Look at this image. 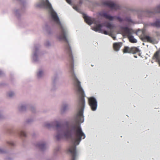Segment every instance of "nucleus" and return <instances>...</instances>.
Listing matches in <instances>:
<instances>
[{
	"instance_id": "nucleus-1",
	"label": "nucleus",
	"mask_w": 160,
	"mask_h": 160,
	"mask_svg": "<svg viewBox=\"0 0 160 160\" xmlns=\"http://www.w3.org/2000/svg\"><path fill=\"white\" fill-rule=\"evenodd\" d=\"M50 13L52 19L60 26V34L59 37V38L65 41L67 43V44L66 46L65 49L69 58V62L70 72L72 79H77L74 72L73 59L71 49L68 44V41L67 38L68 35L67 31L66 28L62 25L60 22L59 18L56 13L52 9L51 10Z\"/></svg>"
},
{
	"instance_id": "nucleus-2",
	"label": "nucleus",
	"mask_w": 160,
	"mask_h": 160,
	"mask_svg": "<svg viewBox=\"0 0 160 160\" xmlns=\"http://www.w3.org/2000/svg\"><path fill=\"white\" fill-rule=\"evenodd\" d=\"M122 29L124 33L127 36L131 42L135 43L137 42V40L134 38L133 36L132 35V29L129 28L127 27H123Z\"/></svg>"
},
{
	"instance_id": "nucleus-3",
	"label": "nucleus",
	"mask_w": 160,
	"mask_h": 160,
	"mask_svg": "<svg viewBox=\"0 0 160 160\" xmlns=\"http://www.w3.org/2000/svg\"><path fill=\"white\" fill-rule=\"evenodd\" d=\"M57 130L58 131V134L56 137L58 140H59L62 138V133L64 129V127L63 124L60 122L57 123L56 125Z\"/></svg>"
},
{
	"instance_id": "nucleus-4",
	"label": "nucleus",
	"mask_w": 160,
	"mask_h": 160,
	"mask_svg": "<svg viewBox=\"0 0 160 160\" xmlns=\"http://www.w3.org/2000/svg\"><path fill=\"white\" fill-rule=\"evenodd\" d=\"M99 14L100 16L104 17L110 20H112L113 19H116L118 20L120 22H122L123 21V19L119 17L112 16L108 14L105 12H101L99 13Z\"/></svg>"
},
{
	"instance_id": "nucleus-5",
	"label": "nucleus",
	"mask_w": 160,
	"mask_h": 160,
	"mask_svg": "<svg viewBox=\"0 0 160 160\" xmlns=\"http://www.w3.org/2000/svg\"><path fill=\"white\" fill-rule=\"evenodd\" d=\"M88 103L92 110L94 111L96 110L97 107V102L94 98L92 97L89 98Z\"/></svg>"
},
{
	"instance_id": "nucleus-6",
	"label": "nucleus",
	"mask_w": 160,
	"mask_h": 160,
	"mask_svg": "<svg viewBox=\"0 0 160 160\" xmlns=\"http://www.w3.org/2000/svg\"><path fill=\"white\" fill-rule=\"evenodd\" d=\"M103 5L107 6L112 9L117 10L119 9L120 7L111 1H107L103 2Z\"/></svg>"
},
{
	"instance_id": "nucleus-7",
	"label": "nucleus",
	"mask_w": 160,
	"mask_h": 160,
	"mask_svg": "<svg viewBox=\"0 0 160 160\" xmlns=\"http://www.w3.org/2000/svg\"><path fill=\"white\" fill-rule=\"evenodd\" d=\"M83 16L85 22L88 24L90 25L92 23L96 24V21L94 18L88 17L85 14H83Z\"/></svg>"
},
{
	"instance_id": "nucleus-8",
	"label": "nucleus",
	"mask_w": 160,
	"mask_h": 160,
	"mask_svg": "<svg viewBox=\"0 0 160 160\" xmlns=\"http://www.w3.org/2000/svg\"><path fill=\"white\" fill-rule=\"evenodd\" d=\"M153 59H155L156 61L158 62L160 66V51H157L155 52L153 57Z\"/></svg>"
},
{
	"instance_id": "nucleus-9",
	"label": "nucleus",
	"mask_w": 160,
	"mask_h": 160,
	"mask_svg": "<svg viewBox=\"0 0 160 160\" xmlns=\"http://www.w3.org/2000/svg\"><path fill=\"white\" fill-rule=\"evenodd\" d=\"M46 2H43L41 4L37 5V6L42 7L46 6L47 8L49 9L52 8L51 4L49 3L48 0H46Z\"/></svg>"
},
{
	"instance_id": "nucleus-10",
	"label": "nucleus",
	"mask_w": 160,
	"mask_h": 160,
	"mask_svg": "<svg viewBox=\"0 0 160 160\" xmlns=\"http://www.w3.org/2000/svg\"><path fill=\"white\" fill-rule=\"evenodd\" d=\"M122 46V43L121 42H115L113 44V49L116 51H119Z\"/></svg>"
},
{
	"instance_id": "nucleus-11",
	"label": "nucleus",
	"mask_w": 160,
	"mask_h": 160,
	"mask_svg": "<svg viewBox=\"0 0 160 160\" xmlns=\"http://www.w3.org/2000/svg\"><path fill=\"white\" fill-rule=\"evenodd\" d=\"M102 25L100 24L97 25L96 26L93 28V30L96 32H101L102 29Z\"/></svg>"
},
{
	"instance_id": "nucleus-12",
	"label": "nucleus",
	"mask_w": 160,
	"mask_h": 160,
	"mask_svg": "<svg viewBox=\"0 0 160 160\" xmlns=\"http://www.w3.org/2000/svg\"><path fill=\"white\" fill-rule=\"evenodd\" d=\"M140 52L139 49L136 47H132L131 48L130 53L135 54Z\"/></svg>"
},
{
	"instance_id": "nucleus-13",
	"label": "nucleus",
	"mask_w": 160,
	"mask_h": 160,
	"mask_svg": "<svg viewBox=\"0 0 160 160\" xmlns=\"http://www.w3.org/2000/svg\"><path fill=\"white\" fill-rule=\"evenodd\" d=\"M143 38V40H146L149 42H152L153 41V40L152 38L148 36H144Z\"/></svg>"
},
{
	"instance_id": "nucleus-14",
	"label": "nucleus",
	"mask_w": 160,
	"mask_h": 160,
	"mask_svg": "<svg viewBox=\"0 0 160 160\" xmlns=\"http://www.w3.org/2000/svg\"><path fill=\"white\" fill-rule=\"evenodd\" d=\"M131 48H129L128 46H125L124 47L122 51L123 53H130Z\"/></svg>"
},
{
	"instance_id": "nucleus-15",
	"label": "nucleus",
	"mask_w": 160,
	"mask_h": 160,
	"mask_svg": "<svg viewBox=\"0 0 160 160\" xmlns=\"http://www.w3.org/2000/svg\"><path fill=\"white\" fill-rule=\"evenodd\" d=\"M152 26L157 28L160 27V20H157L155 22L151 24Z\"/></svg>"
},
{
	"instance_id": "nucleus-16",
	"label": "nucleus",
	"mask_w": 160,
	"mask_h": 160,
	"mask_svg": "<svg viewBox=\"0 0 160 160\" xmlns=\"http://www.w3.org/2000/svg\"><path fill=\"white\" fill-rule=\"evenodd\" d=\"M38 145V147L42 150H43L46 147V145L44 143H39Z\"/></svg>"
},
{
	"instance_id": "nucleus-17",
	"label": "nucleus",
	"mask_w": 160,
	"mask_h": 160,
	"mask_svg": "<svg viewBox=\"0 0 160 160\" xmlns=\"http://www.w3.org/2000/svg\"><path fill=\"white\" fill-rule=\"evenodd\" d=\"M105 26L108 28L110 30H112L113 28V26L109 23H107Z\"/></svg>"
},
{
	"instance_id": "nucleus-18",
	"label": "nucleus",
	"mask_w": 160,
	"mask_h": 160,
	"mask_svg": "<svg viewBox=\"0 0 160 160\" xmlns=\"http://www.w3.org/2000/svg\"><path fill=\"white\" fill-rule=\"evenodd\" d=\"M43 73V72L42 71H39L37 74L38 77L39 78L41 77Z\"/></svg>"
},
{
	"instance_id": "nucleus-19",
	"label": "nucleus",
	"mask_w": 160,
	"mask_h": 160,
	"mask_svg": "<svg viewBox=\"0 0 160 160\" xmlns=\"http://www.w3.org/2000/svg\"><path fill=\"white\" fill-rule=\"evenodd\" d=\"M20 135L22 137H25L26 136V133L24 132L21 131L20 133Z\"/></svg>"
},
{
	"instance_id": "nucleus-20",
	"label": "nucleus",
	"mask_w": 160,
	"mask_h": 160,
	"mask_svg": "<svg viewBox=\"0 0 160 160\" xmlns=\"http://www.w3.org/2000/svg\"><path fill=\"white\" fill-rule=\"evenodd\" d=\"M101 33H103L105 35H109L110 33L107 32V31L104 30H102V32Z\"/></svg>"
},
{
	"instance_id": "nucleus-21",
	"label": "nucleus",
	"mask_w": 160,
	"mask_h": 160,
	"mask_svg": "<svg viewBox=\"0 0 160 160\" xmlns=\"http://www.w3.org/2000/svg\"><path fill=\"white\" fill-rule=\"evenodd\" d=\"M155 12H160V5L158 6L155 11Z\"/></svg>"
},
{
	"instance_id": "nucleus-22",
	"label": "nucleus",
	"mask_w": 160,
	"mask_h": 160,
	"mask_svg": "<svg viewBox=\"0 0 160 160\" xmlns=\"http://www.w3.org/2000/svg\"><path fill=\"white\" fill-rule=\"evenodd\" d=\"M8 96L9 97H12L14 95V93L13 92H10L8 93Z\"/></svg>"
},
{
	"instance_id": "nucleus-23",
	"label": "nucleus",
	"mask_w": 160,
	"mask_h": 160,
	"mask_svg": "<svg viewBox=\"0 0 160 160\" xmlns=\"http://www.w3.org/2000/svg\"><path fill=\"white\" fill-rule=\"evenodd\" d=\"M124 20L126 21H128V22H131V19L130 18H126Z\"/></svg>"
},
{
	"instance_id": "nucleus-24",
	"label": "nucleus",
	"mask_w": 160,
	"mask_h": 160,
	"mask_svg": "<svg viewBox=\"0 0 160 160\" xmlns=\"http://www.w3.org/2000/svg\"><path fill=\"white\" fill-rule=\"evenodd\" d=\"M66 2L69 4H71V0H66Z\"/></svg>"
},
{
	"instance_id": "nucleus-25",
	"label": "nucleus",
	"mask_w": 160,
	"mask_h": 160,
	"mask_svg": "<svg viewBox=\"0 0 160 160\" xmlns=\"http://www.w3.org/2000/svg\"><path fill=\"white\" fill-rule=\"evenodd\" d=\"M67 107V106H63V110H65L66 109V108Z\"/></svg>"
},
{
	"instance_id": "nucleus-26",
	"label": "nucleus",
	"mask_w": 160,
	"mask_h": 160,
	"mask_svg": "<svg viewBox=\"0 0 160 160\" xmlns=\"http://www.w3.org/2000/svg\"><path fill=\"white\" fill-rule=\"evenodd\" d=\"M3 150L1 148H0V153H2L3 152Z\"/></svg>"
},
{
	"instance_id": "nucleus-27",
	"label": "nucleus",
	"mask_w": 160,
	"mask_h": 160,
	"mask_svg": "<svg viewBox=\"0 0 160 160\" xmlns=\"http://www.w3.org/2000/svg\"><path fill=\"white\" fill-rule=\"evenodd\" d=\"M112 38L114 40H116V37H115L112 36Z\"/></svg>"
},
{
	"instance_id": "nucleus-28",
	"label": "nucleus",
	"mask_w": 160,
	"mask_h": 160,
	"mask_svg": "<svg viewBox=\"0 0 160 160\" xmlns=\"http://www.w3.org/2000/svg\"><path fill=\"white\" fill-rule=\"evenodd\" d=\"M50 125V124H49L48 125H47L46 126L48 127V126H49Z\"/></svg>"
},
{
	"instance_id": "nucleus-29",
	"label": "nucleus",
	"mask_w": 160,
	"mask_h": 160,
	"mask_svg": "<svg viewBox=\"0 0 160 160\" xmlns=\"http://www.w3.org/2000/svg\"><path fill=\"white\" fill-rule=\"evenodd\" d=\"M134 57L135 58H137V56H134Z\"/></svg>"
},
{
	"instance_id": "nucleus-30",
	"label": "nucleus",
	"mask_w": 160,
	"mask_h": 160,
	"mask_svg": "<svg viewBox=\"0 0 160 160\" xmlns=\"http://www.w3.org/2000/svg\"><path fill=\"white\" fill-rule=\"evenodd\" d=\"M23 107H24V106H22V107L21 108H22H22H23Z\"/></svg>"
},
{
	"instance_id": "nucleus-31",
	"label": "nucleus",
	"mask_w": 160,
	"mask_h": 160,
	"mask_svg": "<svg viewBox=\"0 0 160 160\" xmlns=\"http://www.w3.org/2000/svg\"><path fill=\"white\" fill-rule=\"evenodd\" d=\"M1 73V72L0 71V74Z\"/></svg>"
}]
</instances>
